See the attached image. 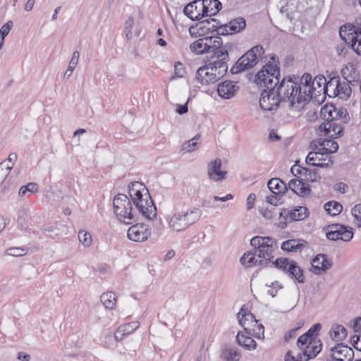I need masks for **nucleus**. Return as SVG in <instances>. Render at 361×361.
I'll return each instance as SVG.
<instances>
[{
	"mask_svg": "<svg viewBox=\"0 0 361 361\" xmlns=\"http://www.w3.org/2000/svg\"><path fill=\"white\" fill-rule=\"evenodd\" d=\"M250 245L255 249V255L258 258L266 261V267L271 262L276 267L283 270L298 283H305V277L303 271L295 261L283 257L273 261L278 250V245L274 239L269 237L255 236L250 240Z\"/></svg>",
	"mask_w": 361,
	"mask_h": 361,
	"instance_id": "f257e3e1",
	"label": "nucleus"
},
{
	"mask_svg": "<svg viewBox=\"0 0 361 361\" xmlns=\"http://www.w3.org/2000/svg\"><path fill=\"white\" fill-rule=\"evenodd\" d=\"M279 75V61L274 56L270 57L256 75L257 84L264 88L259 101V106L264 111L275 110L282 102L281 97L278 96L276 87Z\"/></svg>",
	"mask_w": 361,
	"mask_h": 361,
	"instance_id": "f03ea898",
	"label": "nucleus"
},
{
	"mask_svg": "<svg viewBox=\"0 0 361 361\" xmlns=\"http://www.w3.org/2000/svg\"><path fill=\"white\" fill-rule=\"evenodd\" d=\"M276 87L281 102L287 103L288 107L294 111H300L310 102V97L301 78L299 82L290 78H283L281 81L279 80Z\"/></svg>",
	"mask_w": 361,
	"mask_h": 361,
	"instance_id": "7ed1b4c3",
	"label": "nucleus"
},
{
	"mask_svg": "<svg viewBox=\"0 0 361 361\" xmlns=\"http://www.w3.org/2000/svg\"><path fill=\"white\" fill-rule=\"evenodd\" d=\"M128 193L135 207L145 218L152 220L157 216V207L145 185L139 181L132 183Z\"/></svg>",
	"mask_w": 361,
	"mask_h": 361,
	"instance_id": "20e7f679",
	"label": "nucleus"
},
{
	"mask_svg": "<svg viewBox=\"0 0 361 361\" xmlns=\"http://www.w3.org/2000/svg\"><path fill=\"white\" fill-rule=\"evenodd\" d=\"M202 214V210L195 207L172 212L166 217L167 228L172 232L185 231L199 221Z\"/></svg>",
	"mask_w": 361,
	"mask_h": 361,
	"instance_id": "39448f33",
	"label": "nucleus"
},
{
	"mask_svg": "<svg viewBox=\"0 0 361 361\" xmlns=\"http://www.w3.org/2000/svg\"><path fill=\"white\" fill-rule=\"evenodd\" d=\"M113 206L116 216L120 222L131 224L137 220V214L133 210L131 201L127 195H116L113 200Z\"/></svg>",
	"mask_w": 361,
	"mask_h": 361,
	"instance_id": "423d86ee",
	"label": "nucleus"
},
{
	"mask_svg": "<svg viewBox=\"0 0 361 361\" xmlns=\"http://www.w3.org/2000/svg\"><path fill=\"white\" fill-rule=\"evenodd\" d=\"M264 50L260 45L255 46L243 55L232 67L231 72L237 74L255 66L262 59Z\"/></svg>",
	"mask_w": 361,
	"mask_h": 361,
	"instance_id": "0eeeda50",
	"label": "nucleus"
},
{
	"mask_svg": "<svg viewBox=\"0 0 361 361\" xmlns=\"http://www.w3.org/2000/svg\"><path fill=\"white\" fill-rule=\"evenodd\" d=\"M264 50L260 45L255 46L243 55L232 67L231 72L237 74L255 66L262 59Z\"/></svg>",
	"mask_w": 361,
	"mask_h": 361,
	"instance_id": "6e6552de",
	"label": "nucleus"
},
{
	"mask_svg": "<svg viewBox=\"0 0 361 361\" xmlns=\"http://www.w3.org/2000/svg\"><path fill=\"white\" fill-rule=\"evenodd\" d=\"M303 86L305 87L306 93L310 97V101L313 97L321 95V94H328L329 81L322 76H316L313 80L311 75L304 74L301 77Z\"/></svg>",
	"mask_w": 361,
	"mask_h": 361,
	"instance_id": "1a4fd4ad",
	"label": "nucleus"
},
{
	"mask_svg": "<svg viewBox=\"0 0 361 361\" xmlns=\"http://www.w3.org/2000/svg\"><path fill=\"white\" fill-rule=\"evenodd\" d=\"M349 31L347 32L346 27H341L339 35L345 43L350 44L358 55H361V16L356 19L354 29Z\"/></svg>",
	"mask_w": 361,
	"mask_h": 361,
	"instance_id": "9d476101",
	"label": "nucleus"
},
{
	"mask_svg": "<svg viewBox=\"0 0 361 361\" xmlns=\"http://www.w3.org/2000/svg\"><path fill=\"white\" fill-rule=\"evenodd\" d=\"M350 80H341L338 77H334L329 80V97H338L342 100H347L352 93Z\"/></svg>",
	"mask_w": 361,
	"mask_h": 361,
	"instance_id": "9b49d317",
	"label": "nucleus"
},
{
	"mask_svg": "<svg viewBox=\"0 0 361 361\" xmlns=\"http://www.w3.org/2000/svg\"><path fill=\"white\" fill-rule=\"evenodd\" d=\"M217 58L212 59V61L206 65L209 71L212 73L214 78L217 82L222 78L227 72L228 53L217 51Z\"/></svg>",
	"mask_w": 361,
	"mask_h": 361,
	"instance_id": "f8f14e48",
	"label": "nucleus"
},
{
	"mask_svg": "<svg viewBox=\"0 0 361 361\" xmlns=\"http://www.w3.org/2000/svg\"><path fill=\"white\" fill-rule=\"evenodd\" d=\"M354 357V350L343 343H338L329 350L326 361H352Z\"/></svg>",
	"mask_w": 361,
	"mask_h": 361,
	"instance_id": "ddd939ff",
	"label": "nucleus"
},
{
	"mask_svg": "<svg viewBox=\"0 0 361 361\" xmlns=\"http://www.w3.org/2000/svg\"><path fill=\"white\" fill-rule=\"evenodd\" d=\"M326 236L329 240L350 241L353 237L352 228L341 224H331L327 228Z\"/></svg>",
	"mask_w": 361,
	"mask_h": 361,
	"instance_id": "4468645a",
	"label": "nucleus"
},
{
	"mask_svg": "<svg viewBox=\"0 0 361 361\" xmlns=\"http://www.w3.org/2000/svg\"><path fill=\"white\" fill-rule=\"evenodd\" d=\"M306 163L314 166L329 167L332 165L333 161L327 154L314 145L313 151L309 152L306 157Z\"/></svg>",
	"mask_w": 361,
	"mask_h": 361,
	"instance_id": "2eb2a0df",
	"label": "nucleus"
},
{
	"mask_svg": "<svg viewBox=\"0 0 361 361\" xmlns=\"http://www.w3.org/2000/svg\"><path fill=\"white\" fill-rule=\"evenodd\" d=\"M151 235V229L145 224H136L128 230V238L135 242H145Z\"/></svg>",
	"mask_w": 361,
	"mask_h": 361,
	"instance_id": "dca6fc26",
	"label": "nucleus"
},
{
	"mask_svg": "<svg viewBox=\"0 0 361 361\" xmlns=\"http://www.w3.org/2000/svg\"><path fill=\"white\" fill-rule=\"evenodd\" d=\"M246 23L245 20L242 17H238L231 20L228 24L220 26L218 28V35H231L237 32H240L245 27Z\"/></svg>",
	"mask_w": 361,
	"mask_h": 361,
	"instance_id": "f3484780",
	"label": "nucleus"
},
{
	"mask_svg": "<svg viewBox=\"0 0 361 361\" xmlns=\"http://www.w3.org/2000/svg\"><path fill=\"white\" fill-rule=\"evenodd\" d=\"M204 8L202 0H195L185 6L183 12L191 20H197L205 16Z\"/></svg>",
	"mask_w": 361,
	"mask_h": 361,
	"instance_id": "a211bd4d",
	"label": "nucleus"
},
{
	"mask_svg": "<svg viewBox=\"0 0 361 361\" xmlns=\"http://www.w3.org/2000/svg\"><path fill=\"white\" fill-rule=\"evenodd\" d=\"M227 172L221 169V160L216 159L207 167V176L210 180L220 182L226 178Z\"/></svg>",
	"mask_w": 361,
	"mask_h": 361,
	"instance_id": "6ab92c4d",
	"label": "nucleus"
},
{
	"mask_svg": "<svg viewBox=\"0 0 361 361\" xmlns=\"http://www.w3.org/2000/svg\"><path fill=\"white\" fill-rule=\"evenodd\" d=\"M322 346L320 340H313L305 346L302 353L298 355V360L308 361L310 359L315 357L322 350Z\"/></svg>",
	"mask_w": 361,
	"mask_h": 361,
	"instance_id": "aec40b11",
	"label": "nucleus"
},
{
	"mask_svg": "<svg viewBox=\"0 0 361 361\" xmlns=\"http://www.w3.org/2000/svg\"><path fill=\"white\" fill-rule=\"evenodd\" d=\"M318 130L321 135H323L329 138H334L337 136H341L343 128L341 123L326 122L319 126Z\"/></svg>",
	"mask_w": 361,
	"mask_h": 361,
	"instance_id": "412c9836",
	"label": "nucleus"
},
{
	"mask_svg": "<svg viewBox=\"0 0 361 361\" xmlns=\"http://www.w3.org/2000/svg\"><path fill=\"white\" fill-rule=\"evenodd\" d=\"M240 263L246 268L253 267H266V261L258 258L255 255V249L253 251L245 252L240 257Z\"/></svg>",
	"mask_w": 361,
	"mask_h": 361,
	"instance_id": "4be33fe9",
	"label": "nucleus"
},
{
	"mask_svg": "<svg viewBox=\"0 0 361 361\" xmlns=\"http://www.w3.org/2000/svg\"><path fill=\"white\" fill-rule=\"evenodd\" d=\"M331 267V264L326 259L325 255H317L312 262L311 271L319 275L326 271Z\"/></svg>",
	"mask_w": 361,
	"mask_h": 361,
	"instance_id": "5701e85b",
	"label": "nucleus"
},
{
	"mask_svg": "<svg viewBox=\"0 0 361 361\" xmlns=\"http://www.w3.org/2000/svg\"><path fill=\"white\" fill-rule=\"evenodd\" d=\"M238 89L239 87L236 85V82L224 81L219 85L217 92L221 98L230 99L235 94Z\"/></svg>",
	"mask_w": 361,
	"mask_h": 361,
	"instance_id": "b1692460",
	"label": "nucleus"
},
{
	"mask_svg": "<svg viewBox=\"0 0 361 361\" xmlns=\"http://www.w3.org/2000/svg\"><path fill=\"white\" fill-rule=\"evenodd\" d=\"M140 326L137 321L121 325L114 333V338L116 341H122L126 336L133 333Z\"/></svg>",
	"mask_w": 361,
	"mask_h": 361,
	"instance_id": "393cba45",
	"label": "nucleus"
},
{
	"mask_svg": "<svg viewBox=\"0 0 361 361\" xmlns=\"http://www.w3.org/2000/svg\"><path fill=\"white\" fill-rule=\"evenodd\" d=\"M240 325L244 329V331L250 329L253 325H256V319L253 314L247 310L241 308L237 314Z\"/></svg>",
	"mask_w": 361,
	"mask_h": 361,
	"instance_id": "a878e982",
	"label": "nucleus"
},
{
	"mask_svg": "<svg viewBox=\"0 0 361 361\" xmlns=\"http://www.w3.org/2000/svg\"><path fill=\"white\" fill-rule=\"evenodd\" d=\"M288 188L295 194L303 197L310 193L309 185L296 178L291 179L288 183Z\"/></svg>",
	"mask_w": 361,
	"mask_h": 361,
	"instance_id": "bb28decb",
	"label": "nucleus"
},
{
	"mask_svg": "<svg viewBox=\"0 0 361 361\" xmlns=\"http://www.w3.org/2000/svg\"><path fill=\"white\" fill-rule=\"evenodd\" d=\"M314 145L319 147L322 152H325L329 156L330 154L335 153L338 149V145L336 142L329 139H319L314 141Z\"/></svg>",
	"mask_w": 361,
	"mask_h": 361,
	"instance_id": "cd10ccee",
	"label": "nucleus"
},
{
	"mask_svg": "<svg viewBox=\"0 0 361 361\" xmlns=\"http://www.w3.org/2000/svg\"><path fill=\"white\" fill-rule=\"evenodd\" d=\"M207 39L209 41L207 42L208 44H209V51L210 52L214 53L212 59L217 58V51L228 52L226 46H223V41L221 37L219 36H212L207 37Z\"/></svg>",
	"mask_w": 361,
	"mask_h": 361,
	"instance_id": "c85d7f7f",
	"label": "nucleus"
},
{
	"mask_svg": "<svg viewBox=\"0 0 361 361\" xmlns=\"http://www.w3.org/2000/svg\"><path fill=\"white\" fill-rule=\"evenodd\" d=\"M196 78L200 83L205 85L216 82L212 73L209 71L206 65L198 68L196 73Z\"/></svg>",
	"mask_w": 361,
	"mask_h": 361,
	"instance_id": "c756f323",
	"label": "nucleus"
},
{
	"mask_svg": "<svg viewBox=\"0 0 361 361\" xmlns=\"http://www.w3.org/2000/svg\"><path fill=\"white\" fill-rule=\"evenodd\" d=\"M208 39L206 37L200 38L193 42L190 45L191 51L195 54H203L209 53V44H208Z\"/></svg>",
	"mask_w": 361,
	"mask_h": 361,
	"instance_id": "7c9ffc66",
	"label": "nucleus"
},
{
	"mask_svg": "<svg viewBox=\"0 0 361 361\" xmlns=\"http://www.w3.org/2000/svg\"><path fill=\"white\" fill-rule=\"evenodd\" d=\"M236 341L238 345L247 350H253L257 348V343L255 340L252 337L247 336V334L238 332L236 336Z\"/></svg>",
	"mask_w": 361,
	"mask_h": 361,
	"instance_id": "2f4dec72",
	"label": "nucleus"
},
{
	"mask_svg": "<svg viewBox=\"0 0 361 361\" xmlns=\"http://www.w3.org/2000/svg\"><path fill=\"white\" fill-rule=\"evenodd\" d=\"M204 2L205 16L216 15L221 8V4L218 0H202Z\"/></svg>",
	"mask_w": 361,
	"mask_h": 361,
	"instance_id": "473e14b6",
	"label": "nucleus"
},
{
	"mask_svg": "<svg viewBox=\"0 0 361 361\" xmlns=\"http://www.w3.org/2000/svg\"><path fill=\"white\" fill-rule=\"evenodd\" d=\"M267 186L269 190L275 194L280 195L287 190L286 184L279 178H271L269 180Z\"/></svg>",
	"mask_w": 361,
	"mask_h": 361,
	"instance_id": "72a5a7b5",
	"label": "nucleus"
},
{
	"mask_svg": "<svg viewBox=\"0 0 361 361\" xmlns=\"http://www.w3.org/2000/svg\"><path fill=\"white\" fill-rule=\"evenodd\" d=\"M100 300L106 308L114 310L116 307L117 298L114 292L108 291L102 293Z\"/></svg>",
	"mask_w": 361,
	"mask_h": 361,
	"instance_id": "f704fd0d",
	"label": "nucleus"
},
{
	"mask_svg": "<svg viewBox=\"0 0 361 361\" xmlns=\"http://www.w3.org/2000/svg\"><path fill=\"white\" fill-rule=\"evenodd\" d=\"M196 27L200 35H205L218 30L216 26L209 20L199 23Z\"/></svg>",
	"mask_w": 361,
	"mask_h": 361,
	"instance_id": "c9c22d12",
	"label": "nucleus"
},
{
	"mask_svg": "<svg viewBox=\"0 0 361 361\" xmlns=\"http://www.w3.org/2000/svg\"><path fill=\"white\" fill-rule=\"evenodd\" d=\"M304 240H299L296 239L288 240L283 242L281 245V249L286 251H296L300 250L303 246Z\"/></svg>",
	"mask_w": 361,
	"mask_h": 361,
	"instance_id": "e433bc0d",
	"label": "nucleus"
},
{
	"mask_svg": "<svg viewBox=\"0 0 361 361\" xmlns=\"http://www.w3.org/2000/svg\"><path fill=\"white\" fill-rule=\"evenodd\" d=\"M309 212L307 207H298L290 212L289 217L293 221H301L307 218Z\"/></svg>",
	"mask_w": 361,
	"mask_h": 361,
	"instance_id": "4c0bfd02",
	"label": "nucleus"
},
{
	"mask_svg": "<svg viewBox=\"0 0 361 361\" xmlns=\"http://www.w3.org/2000/svg\"><path fill=\"white\" fill-rule=\"evenodd\" d=\"M221 357L225 361H239L240 354L235 348H227L223 350Z\"/></svg>",
	"mask_w": 361,
	"mask_h": 361,
	"instance_id": "58836bf2",
	"label": "nucleus"
},
{
	"mask_svg": "<svg viewBox=\"0 0 361 361\" xmlns=\"http://www.w3.org/2000/svg\"><path fill=\"white\" fill-rule=\"evenodd\" d=\"M332 122L340 121L341 123H345L349 120L348 113L345 108H336L335 106V112L332 115Z\"/></svg>",
	"mask_w": 361,
	"mask_h": 361,
	"instance_id": "ea45409f",
	"label": "nucleus"
},
{
	"mask_svg": "<svg viewBox=\"0 0 361 361\" xmlns=\"http://www.w3.org/2000/svg\"><path fill=\"white\" fill-rule=\"evenodd\" d=\"M78 238L80 243L82 244L85 248L90 247L92 244V237L90 232L80 229L78 231Z\"/></svg>",
	"mask_w": 361,
	"mask_h": 361,
	"instance_id": "a19ab883",
	"label": "nucleus"
},
{
	"mask_svg": "<svg viewBox=\"0 0 361 361\" xmlns=\"http://www.w3.org/2000/svg\"><path fill=\"white\" fill-rule=\"evenodd\" d=\"M200 135H197L193 138L185 142L181 147V150L185 152H191L195 151L198 148V141Z\"/></svg>",
	"mask_w": 361,
	"mask_h": 361,
	"instance_id": "79ce46f5",
	"label": "nucleus"
},
{
	"mask_svg": "<svg viewBox=\"0 0 361 361\" xmlns=\"http://www.w3.org/2000/svg\"><path fill=\"white\" fill-rule=\"evenodd\" d=\"M324 209L329 214L336 216L341 212L343 206L337 202L331 201L324 204Z\"/></svg>",
	"mask_w": 361,
	"mask_h": 361,
	"instance_id": "37998d69",
	"label": "nucleus"
},
{
	"mask_svg": "<svg viewBox=\"0 0 361 361\" xmlns=\"http://www.w3.org/2000/svg\"><path fill=\"white\" fill-rule=\"evenodd\" d=\"M335 112V105L326 104L320 111L321 117L326 122H332V115Z\"/></svg>",
	"mask_w": 361,
	"mask_h": 361,
	"instance_id": "c03bdc74",
	"label": "nucleus"
},
{
	"mask_svg": "<svg viewBox=\"0 0 361 361\" xmlns=\"http://www.w3.org/2000/svg\"><path fill=\"white\" fill-rule=\"evenodd\" d=\"M245 334L247 335L252 336L257 338H264V329L262 324H259L255 328L251 327L250 329L246 330Z\"/></svg>",
	"mask_w": 361,
	"mask_h": 361,
	"instance_id": "a18cd8bd",
	"label": "nucleus"
},
{
	"mask_svg": "<svg viewBox=\"0 0 361 361\" xmlns=\"http://www.w3.org/2000/svg\"><path fill=\"white\" fill-rule=\"evenodd\" d=\"M135 24L134 18L132 16L128 17L124 23V32L128 39H130L133 36V27Z\"/></svg>",
	"mask_w": 361,
	"mask_h": 361,
	"instance_id": "49530a36",
	"label": "nucleus"
},
{
	"mask_svg": "<svg viewBox=\"0 0 361 361\" xmlns=\"http://www.w3.org/2000/svg\"><path fill=\"white\" fill-rule=\"evenodd\" d=\"M185 73V66L180 62H176L174 64V73L171 76V80L178 78H183Z\"/></svg>",
	"mask_w": 361,
	"mask_h": 361,
	"instance_id": "de8ad7c7",
	"label": "nucleus"
},
{
	"mask_svg": "<svg viewBox=\"0 0 361 361\" xmlns=\"http://www.w3.org/2000/svg\"><path fill=\"white\" fill-rule=\"evenodd\" d=\"M352 215L354 217V224L359 228H361V204L355 205L351 211Z\"/></svg>",
	"mask_w": 361,
	"mask_h": 361,
	"instance_id": "09e8293b",
	"label": "nucleus"
},
{
	"mask_svg": "<svg viewBox=\"0 0 361 361\" xmlns=\"http://www.w3.org/2000/svg\"><path fill=\"white\" fill-rule=\"evenodd\" d=\"M6 255L13 257H20L25 255V250L20 247H11L6 250Z\"/></svg>",
	"mask_w": 361,
	"mask_h": 361,
	"instance_id": "8fccbe9b",
	"label": "nucleus"
},
{
	"mask_svg": "<svg viewBox=\"0 0 361 361\" xmlns=\"http://www.w3.org/2000/svg\"><path fill=\"white\" fill-rule=\"evenodd\" d=\"M13 26V23L11 20H8L6 22L3 26L0 28V37H4L8 35L11 30Z\"/></svg>",
	"mask_w": 361,
	"mask_h": 361,
	"instance_id": "3c124183",
	"label": "nucleus"
},
{
	"mask_svg": "<svg viewBox=\"0 0 361 361\" xmlns=\"http://www.w3.org/2000/svg\"><path fill=\"white\" fill-rule=\"evenodd\" d=\"M313 340H310L307 338V334H302L300 336L297 341V346L299 348L305 349V346L310 344V342H312Z\"/></svg>",
	"mask_w": 361,
	"mask_h": 361,
	"instance_id": "603ef678",
	"label": "nucleus"
},
{
	"mask_svg": "<svg viewBox=\"0 0 361 361\" xmlns=\"http://www.w3.org/2000/svg\"><path fill=\"white\" fill-rule=\"evenodd\" d=\"M290 171L291 173L295 176H296V174H300L302 176L303 174L307 173V171H308V169L294 165L291 167Z\"/></svg>",
	"mask_w": 361,
	"mask_h": 361,
	"instance_id": "864d4df0",
	"label": "nucleus"
},
{
	"mask_svg": "<svg viewBox=\"0 0 361 361\" xmlns=\"http://www.w3.org/2000/svg\"><path fill=\"white\" fill-rule=\"evenodd\" d=\"M320 329L321 325L319 324H315L305 334H307V338L310 340H314L315 338H313V335L314 333L319 331Z\"/></svg>",
	"mask_w": 361,
	"mask_h": 361,
	"instance_id": "5fc2aeb1",
	"label": "nucleus"
},
{
	"mask_svg": "<svg viewBox=\"0 0 361 361\" xmlns=\"http://www.w3.org/2000/svg\"><path fill=\"white\" fill-rule=\"evenodd\" d=\"M80 58V52L78 51H75L73 53L72 58L69 61L68 66H71V68H74L77 66Z\"/></svg>",
	"mask_w": 361,
	"mask_h": 361,
	"instance_id": "6e6d98bb",
	"label": "nucleus"
},
{
	"mask_svg": "<svg viewBox=\"0 0 361 361\" xmlns=\"http://www.w3.org/2000/svg\"><path fill=\"white\" fill-rule=\"evenodd\" d=\"M337 329H338L337 331H334V339L341 340V339L345 338L346 336L345 329L343 326H338Z\"/></svg>",
	"mask_w": 361,
	"mask_h": 361,
	"instance_id": "4d7b16f0",
	"label": "nucleus"
},
{
	"mask_svg": "<svg viewBox=\"0 0 361 361\" xmlns=\"http://www.w3.org/2000/svg\"><path fill=\"white\" fill-rule=\"evenodd\" d=\"M298 292L296 290L293 291L291 294V299L288 305V307H289L290 310H292L293 307H295L298 302Z\"/></svg>",
	"mask_w": 361,
	"mask_h": 361,
	"instance_id": "13d9d810",
	"label": "nucleus"
},
{
	"mask_svg": "<svg viewBox=\"0 0 361 361\" xmlns=\"http://www.w3.org/2000/svg\"><path fill=\"white\" fill-rule=\"evenodd\" d=\"M279 195H275L272 193L271 195L267 197V201L269 204L276 206L279 204L280 199L279 198Z\"/></svg>",
	"mask_w": 361,
	"mask_h": 361,
	"instance_id": "bf43d9fd",
	"label": "nucleus"
},
{
	"mask_svg": "<svg viewBox=\"0 0 361 361\" xmlns=\"http://www.w3.org/2000/svg\"><path fill=\"white\" fill-rule=\"evenodd\" d=\"M298 328H295L289 330L284 336V340L286 342H288L292 338H295L296 336V332L298 331Z\"/></svg>",
	"mask_w": 361,
	"mask_h": 361,
	"instance_id": "052dcab7",
	"label": "nucleus"
},
{
	"mask_svg": "<svg viewBox=\"0 0 361 361\" xmlns=\"http://www.w3.org/2000/svg\"><path fill=\"white\" fill-rule=\"evenodd\" d=\"M2 166H4V164H0V186L2 185L6 177L8 176V169H4Z\"/></svg>",
	"mask_w": 361,
	"mask_h": 361,
	"instance_id": "680f3d73",
	"label": "nucleus"
},
{
	"mask_svg": "<svg viewBox=\"0 0 361 361\" xmlns=\"http://www.w3.org/2000/svg\"><path fill=\"white\" fill-rule=\"evenodd\" d=\"M302 176H304V180H305L306 181L313 182L316 180V173L314 172H312L310 169H308L307 173L303 174Z\"/></svg>",
	"mask_w": 361,
	"mask_h": 361,
	"instance_id": "e2e57ef3",
	"label": "nucleus"
},
{
	"mask_svg": "<svg viewBox=\"0 0 361 361\" xmlns=\"http://www.w3.org/2000/svg\"><path fill=\"white\" fill-rule=\"evenodd\" d=\"M255 200V195L253 193L250 194L247 199V209H251L253 207Z\"/></svg>",
	"mask_w": 361,
	"mask_h": 361,
	"instance_id": "0e129e2a",
	"label": "nucleus"
},
{
	"mask_svg": "<svg viewBox=\"0 0 361 361\" xmlns=\"http://www.w3.org/2000/svg\"><path fill=\"white\" fill-rule=\"evenodd\" d=\"M361 339V335H354L350 338V343L353 347L357 350L358 344Z\"/></svg>",
	"mask_w": 361,
	"mask_h": 361,
	"instance_id": "69168bd1",
	"label": "nucleus"
},
{
	"mask_svg": "<svg viewBox=\"0 0 361 361\" xmlns=\"http://www.w3.org/2000/svg\"><path fill=\"white\" fill-rule=\"evenodd\" d=\"M188 105L187 104H185L183 105H180V104H177L176 105V112L181 115V114H185L188 112Z\"/></svg>",
	"mask_w": 361,
	"mask_h": 361,
	"instance_id": "338daca9",
	"label": "nucleus"
},
{
	"mask_svg": "<svg viewBox=\"0 0 361 361\" xmlns=\"http://www.w3.org/2000/svg\"><path fill=\"white\" fill-rule=\"evenodd\" d=\"M353 328L354 331H361V317H357L353 322Z\"/></svg>",
	"mask_w": 361,
	"mask_h": 361,
	"instance_id": "774afa93",
	"label": "nucleus"
}]
</instances>
